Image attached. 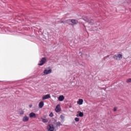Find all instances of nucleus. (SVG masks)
<instances>
[{"instance_id":"1","label":"nucleus","mask_w":131,"mask_h":131,"mask_svg":"<svg viewBox=\"0 0 131 131\" xmlns=\"http://www.w3.org/2000/svg\"><path fill=\"white\" fill-rule=\"evenodd\" d=\"M113 58L115 59V60H116L117 61H120V60L122 59V55L121 54L115 55L113 56Z\"/></svg>"},{"instance_id":"2","label":"nucleus","mask_w":131,"mask_h":131,"mask_svg":"<svg viewBox=\"0 0 131 131\" xmlns=\"http://www.w3.org/2000/svg\"><path fill=\"white\" fill-rule=\"evenodd\" d=\"M47 62V59L45 57H43L41 59L40 61V63L38 64L39 66H42Z\"/></svg>"},{"instance_id":"3","label":"nucleus","mask_w":131,"mask_h":131,"mask_svg":"<svg viewBox=\"0 0 131 131\" xmlns=\"http://www.w3.org/2000/svg\"><path fill=\"white\" fill-rule=\"evenodd\" d=\"M48 130L49 131H54L55 130V128L54 127V125L52 124H49L48 126Z\"/></svg>"},{"instance_id":"4","label":"nucleus","mask_w":131,"mask_h":131,"mask_svg":"<svg viewBox=\"0 0 131 131\" xmlns=\"http://www.w3.org/2000/svg\"><path fill=\"white\" fill-rule=\"evenodd\" d=\"M29 117L30 118H36V114L33 113V112H32V113H30L29 114Z\"/></svg>"},{"instance_id":"5","label":"nucleus","mask_w":131,"mask_h":131,"mask_svg":"<svg viewBox=\"0 0 131 131\" xmlns=\"http://www.w3.org/2000/svg\"><path fill=\"white\" fill-rule=\"evenodd\" d=\"M43 73L45 75H48V74H50V73H52V69L45 70L43 71Z\"/></svg>"},{"instance_id":"6","label":"nucleus","mask_w":131,"mask_h":131,"mask_svg":"<svg viewBox=\"0 0 131 131\" xmlns=\"http://www.w3.org/2000/svg\"><path fill=\"white\" fill-rule=\"evenodd\" d=\"M84 20L88 22L90 24V25H94V20L93 19L89 20L88 18H86V19L84 18Z\"/></svg>"},{"instance_id":"7","label":"nucleus","mask_w":131,"mask_h":131,"mask_svg":"<svg viewBox=\"0 0 131 131\" xmlns=\"http://www.w3.org/2000/svg\"><path fill=\"white\" fill-rule=\"evenodd\" d=\"M76 116H77V117H83V113H82L80 111H78Z\"/></svg>"},{"instance_id":"8","label":"nucleus","mask_w":131,"mask_h":131,"mask_svg":"<svg viewBox=\"0 0 131 131\" xmlns=\"http://www.w3.org/2000/svg\"><path fill=\"white\" fill-rule=\"evenodd\" d=\"M29 120V117L27 116H25L23 118V121L24 122H27Z\"/></svg>"},{"instance_id":"9","label":"nucleus","mask_w":131,"mask_h":131,"mask_svg":"<svg viewBox=\"0 0 131 131\" xmlns=\"http://www.w3.org/2000/svg\"><path fill=\"white\" fill-rule=\"evenodd\" d=\"M51 98V95L50 94H47L43 96L42 98V100H47V99H50Z\"/></svg>"},{"instance_id":"10","label":"nucleus","mask_w":131,"mask_h":131,"mask_svg":"<svg viewBox=\"0 0 131 131\" xmlns=\"http://www.w3.org/2000/svg\"><path fill=\"white\" fill-rule=\"evenodd\" d=\"M55 111L56 112H60L61 111V107H60V104H58L55 108Z\"/></svg>"},{"instance_id":"11","label":"nucleus","mask_w":131,"mask_h":131,"mask_svg":"<svg viewBox=\"0 0 131 131\" xmlns=\"http://www.w3.org/2000/svg\"><path fill=\"white\" fill-rule=\"evenodd\" d=\"M64 99H65V97L63 95H60L58 97V101L60 102H62V101H64Z\"/></svg>"},{"instance_id":"12","label":"nucleus","mask_w":131,"mask_h":131,"mask_svg":"<svg viewBox=\"0 0 131 131\" xmlns=\"http://www.w3.org/2000/svg\"><path fill=\"white\" fill-rule=\"evenodd\" d=\"M44 105H45V103L43 102V101L40 102L38 104L39 108L41 109V108H42L43 107Z\"/></svg>"},{"instance_id":"13","label":"nucleus","mask_w":131,"mask_h":131,"mask_svg":"<svg viewBox=\"0 0 131 131\" xmlns=\"http://www.w3.org/2000/svg\"><path fill=\"white\" fill-rule=\"evenodd\" d=\"M71 22L73 23L74 25H76L78 23V21L76 19H71Z\"/></svg>"},{"instance_id":"14","label":"nucleus","mask_w":131,"mask_h":131,"mask_svg":"<svg viewBox=\"0 0 131 131\" xmlns=\"http://www.w3.org/2000/svg\"><path fill=\"white\" fill-rule=\"evenodd\" d=\"M83 103V100L82 99H80L77 101V104H78V105H82Z\"/></svg>"},{"instance_id":"15","label":"nucleus","mask_w":131,"mask_h":131,"mask_svg":"<svg viewBox=\"0 0 131 131\" xmlns=\"http://www.w3.org/2000/svg\"><path fill=\"white\" fill-rule=\"evenodd\" d=\"M42 121L44 123H47V122H48L49 120L48 119H42Z\"/></svg>"},{"instance_id":"16","label":"nucleus","mask_w":131,"mask_h":131,"mask_svg":"<svg viewBox=\"0 0 131 131\" xmlns=\"http://www.w3.org/2000/svg\"><path fill=\"white\" fill-rule=\"evenodd\" d=\"M56 125H57V126H60L61 125V122H57L56 123Z\"/></svg>"},{"instance_id":"17","label":"nucleus","mask_w":131,"mask_h":131,"mask_svg":"<svg viewBox=\"0 0 131 131\" xmlns=\"http://www.w3.org/2000/svg\"><path fill=\"white\" fill-rule=\"evenodd\" d=\"M126 82H127V83H129V82H131V78H129V79H127V80H126Z\"/></svg>"},{"instance_id":"18","label":"nucleus","mask_w":131,"mask_h":131,"mask_svg":"<svg viewBox=\"0 0 131 131\" xmlns=\"http://www.w3.org/2000/svg\"><path fill=\"white\" fill-rule=\"evenodd\" d=\"M75 121H76V122H78V121H79V118H75Z\"/></svg>"},{"instance_id":"19","label":"nucleus","mask_w":131,"mask_h":131,"mask_svg":"<svg viewBox=\"0 0 131 131\" xmlns=\"http://www.w3.org/2000/svg\"><path fill=\"white\" fill-rule=\"evenodd\" d=\"M49 116L50 117H53L54 116V114H53V113H50Z\"/></svg>"},{"instance_id":"20","label":"nucleus","mask_w":131,"mask_h":131,"mask_svg":"<svg viewBox=\"0 0 131 131\" xmlns=\"http://www.w3.org/2000/svg\"><path fill=\"white\" fill-rule=\"evenodd\" d=\"M20 115H23L24 114V112L21 111L20 113H19Z\"/></svg>"},{"instance_id":"21","label":"nucleus","mask_w":131,"mask_h":131,"mask_svg":"<svg viewBox=\"0 0 131 131\" xmlns=\"http://www.w3.org/2000/svg\"><path fill=\"white\" fill-rule=\"evenodd\" d=\"M117 110V107H114V111L115 112V111H116Z\"/></svg>"},{"instance_id":"22","label":"nucleus","mask_w":131,"mask_h":131,"mask_svg":"<svg viewBox=\"0 0 131 131\" xmlns=\"http://www.w3.org/2000/svg\"><path fill=\"white\" fill-rule=\"evenodd\" d=\"M60 118H61V119H64V117H63V115H60Z\"/></svg>"},{"instance_id":"23","label":"nucleus","mask_w":131,"mask_h":131,"mask_svg":"<svg viewBox=\"0 0 131 131\" xmlns=\"http://www.w3.org/2000/svg\"><path fill=\"white\" fill-rule=\"evenodd\" d=\"M108 57H109V55H107L106 57H105L104 59H106V58H108Z\"/></svg>"},{"instance_id":"24","label":"nucleus","mask_w":131,"mask_h":131,"mask_svg":"<svg viewBox=\"0 0 131 131\" xmlns=\"http://www.w3.org/2000/svg\"><path fill=\"white\" fill-rule=\"evenodd\" d=\"M61 23H64L63 21H61Z\"/></svg>"},{"instance_id":"25","label":"nucleus","mask_w":131,"mask_h":131,"mask_svg":"<svg viewBox=\"0 0 131 131\" xmlns=\"http://www.w3.org/2000/svg\"><path fill=\"white\" fill-rule=\"evenodd\" d=\"M32 105H30V108H31Z\"/></svg>"}]
</instances>
